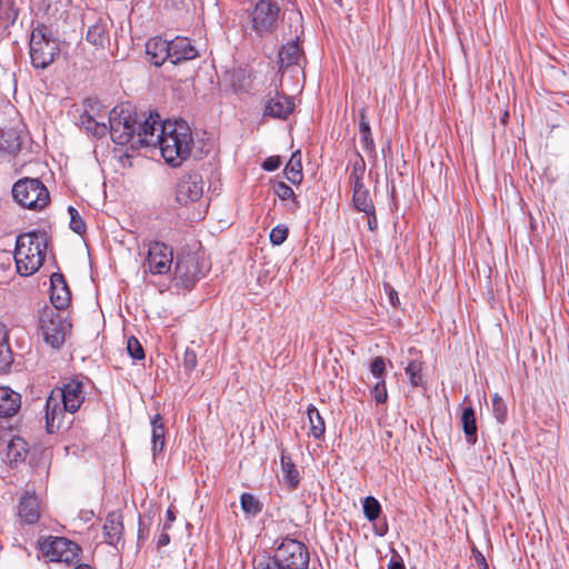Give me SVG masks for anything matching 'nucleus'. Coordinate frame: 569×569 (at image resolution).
Listing matches in <instances>:
<instances>
[{"instance_id":"obj_3","label":"nucleus","mask_w":569,"mask_h":569,"mask_svg":"<svg viewBox=\"0 0 569 569\" xmlns=\"http://www.w3.org/2000/svg\"><path fill=\"white\" fill-rule=\"evenodd\" d=\"M204 180L198 170H187L180 177V218L189 222L200 221L206 217L208 203L201 200Z\"/></svg>"},{"instance_id":"obj_44","label":"nucleus","mask_w":569,"mask_h":569,"mask_svg":"<svg viewBox=\"0 0 569 569\" xmlns=\"http://www.w3.org/2000/svg\"><path fill=\"white\" fill-rule=\"evenodd\" d=\"M372 396L375 398V400L378 402V403H383L387 401V398H388V393H387V388H386V382L385 380H377L376 385L373 386L372 388Z\"/></svg>"},{"instance_id":"obj_13","label":"nucleus","mask_w":569,"mask_h":569,"mask_svg":"<svg viewBox=\"0 0 569 569\" xmlns=\"http://www.w3.org/2000/svg\"><path fill=\"white\" fill-rule=\"evenodd\" d=\"M274 557L284 569H306L309 563L307 547L296 540L286 538L276 549Z\"/></svg>"},{"instance_id":"obj_17","label":"nucleus","mask_w":569,"mask_h":569,"mask_svg":"<svg viewBox=\"0 0 569 569\" xmlns=\"http://www.w3.org/2000/svg\"><path fill=\"white\" fill-rule=\"evenodd\" d=\"M50 300L52 303L51 308H54L57 311H61L70 302L71 295L69 288L61 273H53L50 277Z\"/></svg>"},{"instance_id":"obj_19","label":"nucleus","mask_w":569,"mask_h":569,"mask_svg":"<svg viewBox=\"0 0 569 569\" xmlns=\"http://www.w3.org/2000/svg\"><path fill=\"white\" fill-rule=\"evenodd\" d=\"M123 533L122 516L119 511H111L107 515L103 523L104 541L110 546H117Z\"/></svg>"},{"instance_id":"obj_15","label":"nucleus","mask_w":569,"mask_h":569,"mask_svg":"<svg viewBox=\"0 0 569 569\" xmlns=\"http://www.w3.org/2000/svg\"><path fill=\"white\" fill-rule=\"evenodd\" d=\"M172 250L164 243L154 242L148 250V267L152 273H166L172 263Z\"/></svg>"},{"instance_id":"obj_6","label":"nucleus","mask_w":569,"mask_h":569,"mask_svg":"<svg viewBox=\"0 0 569 569\" xmlns=\"http://www.w3.org/2000/svg\"><path fill=\"white\" fill-rule=\"evenodd\" d=\"M38 330L47 345L59 349L71 332V323L60 311L46 307L40 312Z\"/></svg>"},{"instance_id":"obj_43","label":"nucleus","mask_w":569,"mask_h":569,"mask_svg":"<svg viewBox=\"0 0 569 569\" xmlns=\"http://www.w3.org/2000/svg\"><path fill=\"white\" fill-rule=\"evenodd\" d=\"M386 371L385 360L381 357H376L370 365V372L377 380H385L383 375Z\"/></svg>"},{"instance_id":"obj_27","label":"nucleus","mask_w":569,"mask_h":569,"mask_svg":"<svg viewBox=\"0 0 569 569\" xmlns=\"http://www.w3.org/2000/svg\"><path fill=\"white\" fill-rule=\"evenodd\" d=\"M280 463H281V471H282V477H283L284 481L292 488L297 487L300 478H299V472H298L295 463L292 462L291 458L289 456H286L284 453H282Z\"/></svg>"},{"instance_id":"obj_29","label":"nucleus","mask_w":569,"mask_h":569,"mask_svg":"<svg viewBox=\"0 0 569 569\" xmlns=\"http://www.w3.org/2000/svg\"><path fill=\"white\" fill-rule=\"evenodd\" d=\"M307 413L310 423L309 436H312L315 439H320L326 430L323 418L315 407H309Z\"/></svg>"},{"instance_id":"obj_32","label":"nucleus","mask_w":569,"mask_h":569,"mask_svg":"<svg viewBox=\"0 0 569 569\" xmlns=\"http://www.w3.org/2000/svg\"><path fill=\"white\" fill-rule=\"evenodd\" d=\"M273 192L281 200H290L293 206L292 210H296L299 208V201L297 200L295 191L292 190L291 187H289L284 182H282V181L276 182L273 186Z\"/></svg>"},{"instance_id":"obj_48","label":"nucleus","mask_w":569,"mask_h":569,"mask_svg":"<svg viewBox=\"0 0 569 569\" xmlns=\"http://www.w3.org/2000/svg\"><path fill=\"white\" fill-rule=\"evenodd\" d=\"M139 533H138V540H146L148 538V529L144 527V520L140 518L139 522Z\"/></svg>"},{"instance_id":"obj_34","label":"nucleus","mask_w":569,"mask_h":569,"mask_svg":"<svg viewBox=\"0 0 569 569\" xmlns=\"http://www.w3.org/2000/svg\"><path fill=\"white\" fill-rule=\"evenodd\" d=\"M492 415L500 425H503L507 421V405L498 393L492 396Z\"/></svg>"},{"instance_id":"obj_39","label":"nucleus","mask_w":569,"mask_h":569,"mask_svg":"<svg viewBox=\"0 0 569 569\" xmlns=\"http://www.w3.org/2000/svg\"><path fill=\"white\" fill-rule=\"evenodd\" d=\"M253 569H284L277 558L269 556H261L253 561Z\"/></svg>"},{"instance_id":"obj_52","label":"nucleus","mask_w":569,"mask_h":569,"mask_svg":"<svg viewBox=\"0 0 569 569\" xmlns=\"http://www.w3.org/2000/svg\"><path fill=\"white\" fill-rule=\"evenodd\" d=\"M167 516H168V520L170 523H172L176 519V516H174V511L172 509V507H170L167 511Z\"/></svg>"},{"instance_id":"obj_10","label":"nucleus","mask_w":569,"mask_h":569,"mask_svg":"<svg viewBox=\"0 0 569 569\" xmlns=\"http://www.w3.org/2000/svg\"><path fill=\"white\" fill-rule=\"evenodd\" d=\"M199 241H193L187 253L180 254V287L191 289L207 270L204 253Z\"/></svg>"},{"instance_id":"obj_23","label":"nucleus","mask_w":569,"mask_h":569,"mask_svg":"<svg viewBox=\"0 0 569 569\" xmlns=\"http://www.w3.org/2000/svg\"><path fill=\"white\" fill-rule=\"evenodd\" d=\"M29 446L21 437H13L7 446V459L10 463H19L24 461Z\"/></svg>"},{"instance_id":"obj_35","label":"nucleus","mask_w":569,"mask_h":569,"mask_svg":"<svg viewBox=\"0 0 569 569\" xmlns=\"http://www.w3.org/2000/svg\"><path fill=\"white\" fill-rule=\"evenodd\" d=\"M363 513L369 521H375L379 518L381 507L379 501L373 497H367L363 501Z\"/></svg>"},{"instance_id":"obj_42","label":"nucleus","mask_w":569,"mask_h":569,"mask_svg":"<svg viewBox=\"0 0 569 569\" xmlns=\"http://www.w3.org/2000/svg\"><path fill=\"white\" fill-rule=\"evenodd\" d=\"M70 214V228L78 234H82L86 231V224L79 212L73 208L68 209Z\"/></svg>"},{"instance_id":"obj_45","label":"nucleus","mask_w":569,"mask_h":569,"mask_svg":"<svg viewBox=\"0 0 569 569\" xmlns=\"http://www.w3.org/2000/svg\"><path fill=\"white\" fill-rule=\"evenodd\" d=\"M183 362L187 370H192L197 365V355L192 350L186 349Z\"/></svg>"},{"instance_id":"obj_1","label":"nucleus","mask_w":569,"mask_h":569,"mask_svg":"<svg viewBox=\"0 0 569 569\" xmlns=\"http://www.w3.org/2000/svg\"><path fill=\"white\" fill-rule=\"evenodd\" d=\"M159 114L150 113L143 122H140L136 127L134 133V147H150L158 146L161 157L164 162L172 168L178 167V133L177 126L178 121L164 122L160 129V133H157V124Z\"/></svg>"},{"instance_id":"obj_16","label":"nucleus","mask_w":569,"mask_h":569,"mask_svg":"<svg viewBox=\"0 0 569 569\" xmlns=\"http://www.w3.org/2000/svg\"><path fill=\"white\" fill-rule=\"evenodd\" d=\"M350 179L353 183L352 201L355 208L365 213H372L375 207L370 199L369 191L362 182V170L358 172V170L355 168L350 174Z\"/></svg>"},{"instance_id":"obj_47","label":"nucleus","mask_w":569,"mask_h":569,"mask_svg":"<svg viewBox=\"0 0 569 569\" xmlns=\"http://www.w3.org/2000/svg\"><path fill=\"white\" fill-rule=\"evenodd\" d=\"M366 214L368 217L367 224H368L369 230L375 231L378 226L377 218L375 214V209L372 210V213H366Z\"/></svg>"},{"instance_id":"obj_22","label":"nucleus","mask_w":569,"mask_h":569,"mask_svg":"<svg viewBox=\"0 0 569 569\" xmlns=\"http://www.w3.org/2000/svg\"><path fill=\"white\" fill-rule=\"evenodd\" d=\"M20 395L8 387H0V417H11L20 408Z\"/></svg>"},{"instance_id":"obj_36","label":"nucleus","mask_w":569,"mask_h":569,"mask_svg":"<svg viewBox=\"0 0 569 569\" xmlns=\"http://www.w3.org/2000/svg\"><path fill=\"white\" fill-rule=\"evenodd\" d=\"M164 446V430L163 426L158 425V419L152 421V450L156 453L158 450H162Z\"/></svg>"},{"instance_id":"obj_25","label":"nucleus","mask_w":569,"mask_h":569,"mask_svg":"<svg viewBox=\"0 0 569 569\" xmlns=\"http://www.w3.org/2000/svg\"><path fill=\"white\" fill-rule=\"evenodd\" d=\"M460 421L466 435L467 442L475 445L477 441V422L476 412L472 407H466L462 409Z\"/></svg>"},{"instance_id":"obj_14","label":"nucleus","mask_w":569,"mask_h":569,"mask_svg":"<svg viewBox=\"0 0 569 569\" xmlns=\"http://www.w3.org/2000/svg\"><path fill=\"white\" fill-rule=\"evenodd\" d=\"M178 46L160 37H154L146 43V53L154 66H166L173 70L178 63Z\"/></svg>"},{"instance_id":"obj_38","label":"nucleus","mask_w":569,"mask_h":569,"mask_svg":"<svg viewBox=\"0 0 569 569\" xmlns=\"http://www.w3.org/2000/svg\"><path fill=\"white\" fill-rule=\"evenodd\" d=\"M11 362L10 350L6 341V332L0 330V371L9 367Z\"/></svg>"},{"instance_id":"obj_51","label":"nucleus","mask_w":569,"mask_h":569,"mask_svg":"<svg viewBox=\"0 0 569 569\" xmlns=\"http://www.w3.org/2000/svg\"><path fill=\"white\" fill-rule=\"evenodd\" d=\"M388 569H406V568L401 561L391 560L388 565Z\"/></svg>"},{"instance_id":"obj_53","label":"nucleus","mask_w":569,"mask_h":569,"mask_svg":"<svg viewBox=\"0 0 569 569\" xmlns=\"http://www.w3.org/2000/svg\"><path fill=\"white\" fill-rule=\"evenodd\" d=\"M477 562H478L479 565H483V566L487 568L486 559H485V557H483L482 555H479V556L477 557Z\"/></svg>"},{"instance_id":"obj_21","label":"nucleus","mask_w":569,"mask_h":569,"mask_svg":"<svg viewBox=\"0 0 569 569\" xmlns=\"http://www.w3.org/2000/svg\"><path fill=\"white\" fill-rule=\"evenodd\" d=\"M19 517L28 525L36 523L40 517V507L38 497L33 493L26 492L19 505Z\"/></svg>"},{"instance_id":"obj_30","label":"nucleus","mask_w":569,"mask_h":569,"mask_svg":"<svg viewBox=\"0 0 569 569\" xmlns=\"http://www.w3.org/2000/svg\"><path fill=\"white\" fill-rule=\"evenodd\" d=\"M240 505L242 511L250 517H256L262 510V503L251 493H242Z\"/></svg>"},{"instance_id":"obj_18","label":"nucleus","mask_w":569,"mask_h":569,"mask_svg":"<svg viewBox=\"0 0 569 569\" xmlns=\"http://www.w3.org/2000/svg\"><path fill=\"white\" fill-rule=\"evenodd\" d=\"M295 108L292 99L284 94L270 98L264 107L263 116L273 119H286Z\"/></svg>"},{"instance_id":"obj_4","label":"nucleus","mask_w":569,"mask_h":569,"mask_svg":"<svg viewBox=\"0 0 569 569\" xmlns=\"http://www.w3.org/2000/svg\"><path fill=\"white\" fill-rule=\"evenodd\" d=\"M47 236L32 231L17 238L14 261L20 276L28 277L37 272L46 258Z\"/></svg>"},{"instance_id":"obj_11","label":"nucleus","mask_w":569,"mask_h":569,"mask_svg":"<svg viewBox=\"0 0 569 569\" xmlns=\"http://www.w3.org/2000/svg\"><path fill=\"white\" fill-rule=\"evenodd\" d=\"M42 556L51 562L71 565L78 560L80 548L73 541L63 537L48 536L38 541Z\"/></svg>"},{"instance_id":"obj_12","label":"nucleus","mask_w":569,"mask_h":569,"mask_svg":"<svg viewBox=\"0 0 569 569\" xmlns=\"http://www.w3.org/2000/svg\"><path fill=\"white\" fill-rule=\"evenodd\" d=\"M211 148L206 132L192 131L188 123L180 119V162L187 159L199 160Z\"/></svg>"},{"instance_id":"obj_55","label":"nucleus","mask_w":569,"mask_h":569,"mask_svg":"<svg viewBox=\"0 0 569 569\" xmlns=\"http://www.w3.org/2000/svg\"><path fill=\"white\" fill-rule=\"evenodd\" d=\"M74 569H92L89 565H79Z\"/></svg>"},{"instance_id":"obj_7","label":"nucleus","mask_w":569,"mask_h":569,"mask_svg":"<svg viewBox=\"0 0 569 569\" xmlns=\"http://www.w3.org/2000/svg\"><path fill=\"white\" fill-rule=\"evenodd\" d=\"M280 0H258L250 14V28L257 37L272 34L280 18Z\"/></svg>"},{"instance_id":"obj_28","label":"nucleus","mask_w":569,"mask_h":569,"mask_svg":"<svg viewBox=\"0 0 569 569\" xmlns=\"http://www.w3.org/2000/svg\"><path fill=\"white\" fill-rule=\"evenodd\" d=\"M359 130H360V136H361V141L363 144V148L366 150L372 151L375 149V142H373L370 124L367 119L366 109H361L359 112Z\"/></svg>"},{"instance_id":"obj_9","label":"nucleus","mask_w":569,"mask_h":569,"mask_svg":"<svg viewBox=\"0 0 569 569\" xmlns=\"http://www.w3.org/2000/svg\"><path fill=\"white\" fill-rule=\"evenodd\" d=\"M111 139L117 144L131 143L134 147L137 119L129 104L114 107L109 116Z\"/></svg>"},{"instance_id":"obj_41","label":"nucleus","mask_w":569,"mask_h":569,"mask_svg":"<svg viewBox=\"0 0 569 569\" xmlns=\"http://www.w3.org/2000/svg\"><path fill=\"white\" fill-rule=\"evenodd\" d=\"M288 233H289V230H288L287 226H284V224L276 226L271 230L270 236H269L271 243L273 246L282 244L287 240Z\"/></svg>"},{"instance_id":"obj_50","label":"nucleus","mask_w":569,"mask_h":569,"mask_svg":"<svg viewBox=\"0 0 569 569\" xmlns=\"http://www.w3.org/2000/svg\"><path fill=\"white\" fill-rule=\"evenodd\" d=\"M388 296H389L390 305H392L393 307H397L399 305L398 292L395 289L390 288Z\"/></svg>"},{"instance_id":"obj_49","label":"nucleus","mask_w":569,"mask_h":569,"mask_svg":"<svg viewBox=\"0 0 569 569\" xmlns=\"http://www.w3.org/2000/svg\"><path fill=\"white\" fill-rule=\"evenodd\" d=\"M170 542L169 535L167 532H161L157 539L158 548L164 547Z\"/></svg>"},{"instance_id":"obj_24","label":"nucleus","mask_w":569,"mask_h":569,"mask_svg":"<svg viewBox=\"0 0 569 569\" xmlns=\"http://www.w3.org/2000/svg\"><path fill=\"white\" fill-rule=\"evenodd\" d=\"M108 22L103 19H99L89 27L86 39L94 47L102 48L108 41Z\"/></svg>"},{"instance_id":"obj_20","label":"nucleus","mask_w":569,"mask_h":569,"mask_svg":"<svg viewBox=\"0 0 569 569\" xmlns=\"http://www.w3.org/2000/svg\"><path fill=\"white\" fill-rule=\"evenodd\" d=\"M279 61L281 68L301 66V62H305V54L300 47L298 36L281 47L279 51Z\"/></svg>"},{"instance_id":"obj_31","label":"nucleus","mask_w":569,"mask_h":569,"mask_svg":"<svg viewBox=\"0 0 569 569\" xmlns=\"http://www.w3.org/2000/svg\"><path fill=\"white\" fill-rule=\"evenodd\" d=\"M199 56V48L194 40L180 37V61L192 60Z\"/></svg>"},{"instance_id":"obj_8","label":"nucleus","mask_w":569,"mask_h":569,"mask_svg":"<svg viewBox=\"0 0 569 569\" xmlns=\"http://www.w3.org/2000/svg\"><path fill=\"white\" fill-rule=\"evenodd\" d=\"M12 196L20 206L31 210L43 209L50 200L46 186L33 178L18 180L12 187Z\"/></svg>"},{"instance_id":"obj_33","label":"nucleus","mask_w":569,"mask_h":569,"mask_svg":"<svg viewBox=\"0 0 569 569\" xmlns=\"http://www.w3.org/2000/svg\"><path fill=\"white\" fill-rule=\"evenodd\" d=\"M421 370L422 362L418 359L409 361L407 367L405 368L406 375L408 376L410 383L415 387L421 386L423 382Z\"/></svg>"},{"instance_id":"obj_37","label":"nucleus","mask_w":569,"mask_h":569,"mask_svg":"<svg viewBox=\"0 0 569 569\" xmlns=\"http://www.w3.org/2000/svg\"><path fill=\"white\" fill-rule=\"evenodd\" d=\"M2 141L6 144H2L1 147L3 149H7L9 153L14 154L17 153L21 148L20 138L17 136L16 132H7L2 136Z\"/></svg>"},{"instance_id":"obj_54","label":"nucleus","mask_w":569,"mask_h":569,"mask_svg":"<svg viewBox=\"0 0 569 569\" xmlns=\"http://www.w3.org/2000/svg\"><path fill=\"white\" fill-rule=\"evenodd\" d=\"M107 127L104 123L101 124L99 129H97V133L102 134L106 131Z\"/></svg>"},{"instance_id":"obj_5","label":"nucleus","mask_w":569,"mask_h":569,"mask_svg":"<svg viewBox=\"0 0 569 569\" xmlns=\"http://www.w3.org/2000/svg\"><path fill=\"white\" fill-rule=\"evenodd\" d=\"M59 40L44 24H38L31 31L29 54L31 63L37 69L49 67L58 54Z\"/></svg>"},{"instance_id":"obj_40","label":"nucleus","mask_w":569,"mask_h":569,"mask_svg":"<svg viewBox=\"0 0 569 569\" xmlns=\"http://www.w3.org/2000/svg\"><path fill=\"white\" fill-rule=\"evenodd\" d=\"M127 351L131 358L134 360H143L144 359V350L139 342V340L134 337H130L127 340Z\"/></svg>"},{"instance_id":"obj_26","label":"nucleus","mask_w":569,"mask_h":569,"mask_svg":"<svg viewBox=\"0 0 569 569\" xmlns=\"http://www.w3.org/2000/svg\"><path fill=\"white\" fill-rule=\"evenodd\" d=\"M284 176L292 184L301 183L303 174H302L301 156H300L299 150L295 151L291 154V157L284 168Z\"/></svg>"},{"instance_id":"obj_2","label":"nucleus","mask_w":569,"mask_h":569,"mask_svg":"<svg viewBox=\"0 0 569 569\" xmlns=\"http://www.w3.org/2000/svg\"><path fill=\"white\" fill-rule=\"evenodd\" d=\"M86 390L82 381L71 379L62 388L51 391L46 405V428L49 433L60 429L66 413H76L86 399Z\"/></svg>"},{"instance_id":"obj_46","label":"nucleus","mask_w":569,"mask_h":569,"mask_svg":"<svg viewBox=\"0 0 569 569\" xmlns=\"http://www.w3.org/2000/svg\"><path fill=\"white\" fill-rule=\"evenodd\" d=\"M280 164H281V161H280L279 157H269L262 163V168L266 171H274L280 167Z\"/></svg>"}]
</instances>
